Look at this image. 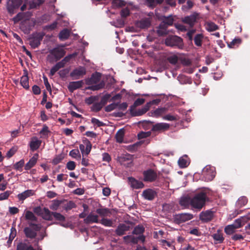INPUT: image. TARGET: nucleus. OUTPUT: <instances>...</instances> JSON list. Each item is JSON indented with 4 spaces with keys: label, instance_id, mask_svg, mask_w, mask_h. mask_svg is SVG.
Here are the masks:
<instances>
[{
    "label": "nucleus",
    "instance_id": "obj_1",
    "mask_svg": "<svg viewBox=\"0 0 250 250\" xmlns=\"http://www.w3.org/2000/svg\"><path fill=\"white\" fill-rule=\"evenodd\" d=\"M208 200L206 193L201 192L191 198V206L198 209H201L205 205L206 202Z\"/></svg>",
    "mask_w": 250,
    "mask_h": 250
},
{
    "label": "nucleus",
    "instance_id": "obj_2",
    "mask_svg": "<svg viewBox=\"0 0 250 250\" xmlns=\"http://www.w3.org/2000/svg\"><path fill=\"white\" fill-rule=\"evenodd\" d=\"M165 44L167 46L179 49H183L184 47L183 39L177 36H168L165 39Z\"/></svg>",
    "mask_w": 250,
    "mask_h": 250
},
{
    "label": "nucleus",
    "instance_id": "obj_3",
    "mask_svg": "<svg viewBox=\"0 0 250 250\" xmlns=\"http://www.w3.org/2000/svg\"><path fill=\"white\" fill-rule=\"evenodd\" d=\"M29 227H25L23 231L27 238L30 239L35 238L37 235V231H39L41 229V226L40 224H37L32 222L29 223Z\"/></svg>",
    "mask_w": 250,
    "mask_h": 250
},
{
    "label": "nucleus",
    "instance_id": "obj_4",
    "mask_svg": "<svg viewBox=\"0 0 250 250\" xmlns=\"http://www.w3.org/2000/svg\"><path fill=\"white\" fill-rule=\"evenodd\" d=\"M154 123L151 121H146L144 124V126L152 125L151 131L153 132H162L169 129L170 127L169 124L166 123H160L153 124Z\"/></svg>",
    "mask_w": 250,
    "mask_h": 250
},
{
    "label": "nucleus",
    "instance_id": "obj_5",
    "mask_svg": "<svg viewBox=\"0 0 250 250\" xmlns=\"http://www.w3.org/2000/svg\"><path fill=\"white\" fill-rule=\"evenodd\" d=\"M45 34L43 32H35L32 33L31 36L29 39V44L33 48L38 47L41 44Z\"/></svg>",
    "mask_w": 250,
    "mask_h": 250
},
{
    "label": "nucleus",
    "instance_id": "obj_6",
    "mask_svg": "<svg viewBox=\"0 0 250 250\" xmlns=\"http://www.w3.org/2000/svg\"><path fill=\"white\" fill-rule=\"evenodd\" d=\"M22 3V0H8L6 4L8 13L11 16H12L16 13V10L18 9Z\"/></svg>",
    "mask_w": 250,
    "mask_h": 250
},
{
    "label": "nucleus",
    "instance_id": "obj_7",
    "mask_svg": "<svg viewBox=\"0 0 250 250\" xmlns=\"http://www.w3.org/2000/svg\"><path fill=\"white\" fill-rule=\"evenodd\" d=\"M143 175V180L146 182H153L157 179L158 177L156 172L151 168L144 171Z\"/></svg>",
    "mask_w": 250,
    "mask_h": 250
},
{
    "label": "nucleus",
    "instance_id": "obj_8",
    "mask_svg": "<svg viewBox=\"0 0 250 250\" xmlns=\"http://www.w3.org/2000/svg\"><path fill=\"white\" fill-rule=\"evenodd\" d=\"M86 74V70L84 67L79 66L75 68L70 74V76L73 80H77L82 78Z\"/></svg>",
    "mask_w": 250,
    "mask_h": 250
},
{
    "label": "nucleus",
    "instance_id": "obj_9",
    "mask_svg": "<svg viewBox=\"0 0 250 250\" xmlns=\"http://www.w3.org/2000/svg\"><path fill=\"white\" fill-rule=\"evenodd\" d=\"M193 215L190 213H180L176 214L174 216V222L176 224H180L192 219Z\"/></svg>",
    "mask_w": 250,
    "mask_h": 250
},
{
    "label": "nucleus",
    "instance_id": "obj_10",
    "mask_svg": "<svg viewBox=\"0 0 250 250\" xmlns=\"http://www.w3.org/2000/svg\"><path fill=\"white\" fill-rule=\"evenodd\" d=\"M204 176L208 181H211L215 176V171L214 167L210 166H206L203 170Z\"/></svg>",
    "mask_w": 250,
    "mask_h": 250
},
{
    "label": "nucleus",
    "instance_id": "obj_11",
    "mask_svg": "<svg viewBox=\"0 0 250 250\" xmlns=\"http://www.w3.org/2000/svg\"><path fill=\"white\" fill-rule=\"evenodd\" d=\"M16 250H36L27 240H21L17 243ZM40 250H42L41 249Z\"/></svg>",
    "mask_w": 250,
    "mask_h": 250
},
{
    "label": "nucleus",
    "instance_id": "obj_12",
    "mask_svg": "<svg viewBox=\"0 0 250 250\" xmlns=\"http://www.w3.org/2000/svg\"><path fill=\"white\" fill-rule=\"evenodd\" d=\"M101 79V74L99 72H96L93 73L90 78L85 79V83L89 85L96 84L100 82Z\"/></svg>",
    "mask_w": 250,
    "mask_h": 250
},
{
    "label": "nucleus",
    "instance_id": "obj_13",
    "mask_svg": "<svg viewBox=\"0 0 250 250\" xmlns=\"http://www.w3.org/2000/svg\"><path fill=\"white\" fill-rule=\"evenodd\" d=\"M50 53L55 58V61L60 60L65 54V51L63 49L56 47L50 51Z\"/></svg>",
    "mask_w": 250,
    "mask_h": 250
},
{
    "label": "nucleus",
    "instance_id": "obj_14",
    "mask_svg": "<svg viewBox=\"0 0 250 250\" xmlns=\"http://www.w3.org/2000/svg\"><path fill=\"white\" fill-rule=\"evenodd\" d=\"M128 182L130 187L133 189L143 188L145 186L142 181L138 180L132 177L128 178Z\"/></svg>",
    "mask_w": 250,
    "mask_h": 250
},
{
    "label": "nucleus",
    "instance_id": "obj_15",
    "mask_svg": "<svg viewBox=\"0 0 250 250\" xmlns=\"http://www.w3.org/2000/svg\"><path fill=\"white\" fill-rule=\"evenodd\" d=\"M142 195L145 199L151 201L157 196V192L151 188H148L143 191Z\"/></svg>",
    "mask_w": 250,
    "mask_h": 250
},
{
    "label": "nucleus",
    "instance_id": "obj_16",
    "mask_svg": "<svg viewBox=\"0 0 250 250\" xmlns=\"http://www.w3.org/2000/svg\"><path fill=\"white\" fill-rule=\"evenodd\" d=\"M84 82L83 80L71 82L69 83L67 88L70 92L83 87Z\"/></svg>",
    "mask_w": 250,
    "mask_h": 250
},
{
    "label": "nucleus",
    "instance_id": "obj_17",
    "mask_svg": "<svg viewBox=\"0 0 250 250\" xmlns=\"http://www.w3.org/2000/svg\"><path fill=\"white\" fill-rule=\"evenodd\" d=\"M130 229V226L129 225L120 224L115 230V233L118 236H122L125 234L126 231L129 230Z\"/></svg>",
    "mask_w": 250,
    "mask_h": 250
},
{
    "label": "nucleus",
    "instance_id": "obj_18",
    "mask_svg": "<svg viewBox=\"0 0 250 250\" xmlns=\"http://www.w3.org/2000/svg\"><path fill=\"white\" fill-rule=\"evenodd\" d=\"M197 20V15L194 14L185 17L183 19V22L189 25L190 27H192L195 24Z\"/></svg>",
    "mask_w": 250,
    "mask_h": 250
},
{
    "label": "nucleus",
    "instance_id": "obj_19",
    "mask_svg": "<svg viewBox=\"0 0 250 250\" xmlns=\"http://www.w3.org/2000/svg\"><path fill=\"white\" fill-rule=\"evenodd\" d=\"M213 216V213L212 211L207 210L202 212L200 214V219L205 222L211 221Z\"/></svg>",
    "mask_w": 250,
    "mask_h": 250
},
{
    "label": "nucleus",
    "instance_id": "obj_20",
    "mask_svg": "<svg viewBox=\"0 0 250 250\" xmlns=\"http://www.w3.org/2000/svg\"><path fill=\"white\" fill-rule=\"evenodd\" d=\"M98 215L94 214L91 212L87 217L84 219L83 222L86 224H92L93 223H98L99 222Z\"/></svg>",
    "mask_w": 250,
    "mask_h": 250
},
{
    "label": "nucleus",
    "instance_id": "obj_21",
    "mask_svg": "<svg viewBox=\"0 0 250 250\" xmlns=\"http://www.w3.org/2000/svg\"><path fill=\"white\" fill-rule=\"evenodd\" d=\"M150 24L151 23L149 20L147 18H146L137 21L136 25L141 29H146L148 28L150 26Z\"/></svg>",
    "mask_w": 250,
    "mask_h": 250
},
{
    "label": "nucleus",
    "instance_id": "obj_22",
    "mask_svg": "<svg viewBox=\"0 0 250 250\" xmlns=\"http://www.w3.org/2000/svg\"><path fill=\"white\" fill-rule=\"evenodd\" d=\"M39 155L36 153L29 160L25 165L24 168L25 170H29L33 167L37 163V160L38 159Z\"/></svg>",
    "mask_w": 250,
    "mask_h": 250
},
{
    "label": "nucleus",
    "instance_id": "obj_23",
    "mask_svg": "<svg viewBox=\"0 0 250 250\" xmlns=\"http://www.w3.org/2000/svg\"><path fill=\"white\" fill-rule=\"evenodd\" d=\"M35 192L33 190L28 189L18 195V198L20 201H23L27 197L34 195Z\"/></svg>",
    "mask_w": 250,
    "mask_h": 250
},
{
    "label": "nucleus",
    "instance_id": "obj_24",
    "mask_svg": "<svg viewBox=\"0 0 250 250\" xmlns=\"http://www.w3.org/2000/svg\"><path fill=\"white\" fill-rule=\"evenodd\" d=\"M53 212L50 211L48 208H43V210L42 211V215L41 217L45 220L47 221H52L53 220L52 218V213Z\"/></svg>",
    "mask_w": 250,
    "mask_h": 250
},
{
    "label": "nucleus",
    "instance_id": "obj_25",
    "mask_svg": "<svg viewBox=\"0 0 250 250\" xmlns=\"http://www.w3.org/2000/svg\"><path fill=\"white\" fill-rule=\"evenodd\" d=\"M96 212L102 217L109 216L111 214V211L108 208H97Z\"/></svg>",
    "mask_w": 250,
    "mask_h": 250
},
{
    "label": "nucleus",
    "instance_id": "obj_26",
    "mask_svg": "<svg viewBox=\"0 0 250 250\" xmlns=\"http://www.w3.org/2000/svg\"><path fill=\"white\" fill-rule=\"evenodd\" d=\"M41 143L42 141L36 138L35 140H32L30 143V149L33 151L36 150L40 147Z\"/></svg>",
    "mask_w": 250,
    "mask_h": 250
},
{
    "label": "nucleus",
    "instance_id": "obj_27",
    "mask_svg": "<svg viewBox=\"0 0 250 250\" xmlns=\"http://www.w3.org/2000/svg\"><path fill=\"white\" fill-rule=\"evenodd\" d=\"M125 136V130L123 128L119 129L115 135L116 142L119 143H122L123 142Z\"/></svg>",
    "mask_w": 250,
    "mask_h": 250
},
{
    "label": "nucleus",
    "instance_id": "obj_28",
    "mask_svg": "<svg viewBox=\"0 0 250 250\" xmlns=\"http://www.w3.org/2000/svg\"><path fill=\"white\" fill-rule=\"evenodd\" d=\"M180 204L185 208H188L190 205L191 206V198L188 197H184L181 199Z\"/></svg>",
    "mask_w": 250,
    "mask_h": 250
},
{
    "label": "nucleus",
    "instance_id": "obj_29",
    "mask_svg": "<svg viewBox=\"0 0 250 250\" xmlns=\"http://www.w3.org/2000/svg\"><path fill=\"white\" fill-rule=\"evenodd\" d=\"M132 158V155L128 153L123 154L118 157L119 161L121 164H124V163L126 161L131 162Z\"/></svg>",
    "mask_w": 250,
    "mask_h": 250
},
{
    "label": "nucleus",
    "instance_id": "obj_30",
    "mask_svg": "<svg viewBox=\"0 0 250 250\" xmlns=\"http://www.w3.org/2000/svg\"><path fill=\"white\" fill-rule=\"evenodd\" d=\"M69 36L70 32L68 29L66 28L62 30L59 34V38L61 40H66Z\"/></svg>",
    "mask_w": 250,
    "mask_h": 250
},
{
    "label": "nucleus",
    "instance_id": "obj_31",
    "mask_svg": "<svg viewBox=\"0 0 250 250\" xmlns=\"http://www.w3.org/2000/svg\"><path fill=\"white\" fill-rule=\"evenodd\" d=\"M206 28L209 32H213L218 30L219 27L215 23L208 22L206 24Z\"/></svg>",
    "mask_w": 250,
    "mask_h": 250
},
{
    "label": "nucleus",
    "instance_id": "obj_32",
    "mask_svg": "<svg viewBox=\"0 0 250 250\" xmlns=\"http://www.w3.org/2000/svg\"><path fill=\"white\" fill-rule=\"evenodd\" d=\"M25 218L27 220H30L31 221L37 222L38 218L34 214V213L29 210H27L25 212Z\"/></svg>",
    "mask_w": 250,
    "mask_h": 250
},
{
    "label": "nucleus",
    "instance_id": "obj_33",
    "mask_svg": "<svg viewBox=\"0 0 250 250\" xmlns=\"http://www.w3.org/2000/svg\"><path fill=\"white\" fill-rule=\"evenodd\" d=\"M21 84L26 89H29V82L27 74L22 76L21 78Z\"/></svg>",
    "mask_w": 250,
    "mask_h": 250
},
{
    "label": "nucleus",
    "instance_id": "obj_34",
    "mask_svg": "<svg viewBox=\"0 0 250 250\" xmlns=\"http://www.w3.org/2000/svg\"><path fill=\"white\" fill-rule=\"evenodd\" d=\"M204 36L202 34H198L195 35L194 38L195 44L197 46H201Z\"/></svg>",
    "mask_w": 250,
    "mask_h": 250
},
{
    "label": "nucleus",
    "instance_id": "obj_35",
    "mask_svg": "<svg viewBox=\"0 0 250 250\" xmlns=\"http://www.w3.org/2000/svg\"><path fill=\"white\" fill-rule=\"evenodd\" d=\"M168 110L167 107H160L158 108L153 111V114L155 117H158L166 113Z\"/></svg>",
    "mask_w": 250,
    "mask_h": 250
},
{
    "label": "nucleus",
    "instance_id": "obj_36",
    "mask_svg": "<svg viewBox=\"0 0 250 250\" xmlns=\"http://www.w3.org/2000/svg\"><path fill=\"white\" fill-rule=\"evenodd\" d=\"M104 85H105L103 81H102V82H101L98 84L89 86L87 88V89L92 90V91H96V90H100V89L104 88Z\"/></svg>",
    "mask_w": 250,
    "mask_h": 250
},
{
    "label": "nucleus",
    "instance_id": "obj_37",
    "mask_svg": "<svg viewBox=\"0 0 250 250\" xmlns=\"http://www.w3.org/2000/svg\"><path fill=\"white\" fill-rule=\"evenodd\" d=\"M83 142L86 145L84 153L86 155H88L90 152L92 148V145L90 142L86 138H85V139L83 140Z\"/></svg>",
    "mask_w": 250,
    "mask_h": 250
},
{
    "label": "nucleus",
    "instance_id": "obj_38",
    "mask_svg": "<svg viewBox=\"0 0 250 250\" xmlns=\"http://www.w3.org/2000/svg\"><path fill=\"white\" fill-rule=\"evenodd\" d=\"M49 132L50 131L48 129V127L46 125H44L42 130L40 131V134L41 135V138H48Z\"/></svg>",
    "mask_w": 250,
    "mask_h": 250
},
{
    "label": "nucleus",
    "instance_id": "obj_39",
    "mask_svg": "<svg viewBox=\"0 0 250 250\" xmlns=\"http://www.w3.org/2000/svg\"><path fill=\"white\" fill-rule=\"evenodd\" d=\"M236 229L233 225L227 226L225 228V232L227 234L231 235L235 232Z\"/></svg>",
    "mask_w": 250,
    "mask_h": 250
},
{
    "label": "nucleus",
    "instance_id": "obj_40",
    "mask_svg": "<svg viewBox=\"0 0 250 250\" xmlns=\"http://www.w3.org/2000/svg\"><path fill=\"white\" fill-rule=\"evenodd\" d=\"M64 158V156L63 153L56 155L53 159L52 163L54 165H56L61 163Z\"/></svg>",
    "mask_w": 250,
    "mask_h": 250
},
{
    "label": "nucleus",
    "instance_id": "obj_41",
    "mask_svg": "<svg viewBox=\"0 0 250 250\" xmlns=\"http://www.w3.org/2000/svg\"><path fill=\"white\" fill-rule=\"evenodd\" d=\"M145 231V228L143 226L138 225L135 227L134 230L132 231V233L134 234H142Z\"/></svg>",
    "mask_w": 250,
    "mask_h": 250
},
{
    "label": "nucleus",
    "instance_id": "obj_42",
    "mask_svg": "<svg viewBox=\"0 0 250 250\" xmlns=\"http://www.w3.org/2000/svg\"><path fill=\"white\" fill-rule=\"evenodd\" d=\"M241 42V40L240 38H235L231 42L228 43L229 48H234L235 46H238Z\"/></svg>",
    "mask_w": 250,
    "mask_h": 250
},
{
    "label": "nucleus",
    "instance_id": "obj_43",
    "mask_svg": "<svg viewBox=\"0 0 250 250\" xmlns=\"http://www.w3.org/2000/svg\"><path fill=\"white\" fill-rule=\"evenodd\" d=\"M99 222L105 227H110L113 225V221L111 219L104 218L102 219Z\"/></svg>",
    "mask_w": 250,
    "mask_h": 250
},
{
    "label": "nucleus",
    "instance_id": "obj_44",
    "mask_svg": "<svg viewBox=\"0 0 250 250\" xmlns=\"http://www.w3.org/2000/svg\"><path fill=\"white\" fill-rule=\"evenodd\" d=\"M24 164V161L23 159L21 160L18 162L16 163L14 165V168L17 170H19L20 171H22V168Z\"/></svg>",
    "mask_w": 250,
    "mask_h": 250
},
{
    "label": "nucleus",
    "instance_id": "obj_45",
    "mask_svg": "<svg viewBox=\"0 0 250 250\" xmlns=\"http://www.w3.org/2000/svg\"><path fill=\"white\" fill-rule=\"evenodd\" d=\"M178 165L181 168H185L188 165L187 160L183 157H181L178 160Z\"/></svg>",
    "mask_w": 250,
    "mask_h": 250
},
{
    "label": "nucleus",
    "instance_id": "obj_46",
    "mask_svg": "<svg viewBox=\"0 0 250 250\" xmlns=\"http://www.w3.org/2000/svg\"><path fill=\"white\" fill-rule=\"evenodd\" d=\"M52 214V216H53L55 219L57 221L63 222L65 220V217L60 213L53 212Z\"/></svg>",
    "mask_w": 250,
    "mask_h": 250
},
{
    "label": "nucleus",
    "instance_id": "obj_47",
    "mask_svg": "<svg viewBox=\"0 0 250 250\" xmlns=\"http://www.w3.org/2000/svg\"><path fill=\"white\" fill-rule=\"evenodd\" d=\"M151 131L147 132L141 131L138 134L137 136L138 139H142L149 137L151 135Z\"/></svg>",
    "mask_w": 250,
    "mask_h": 250
},
{
    "label": "nucleus",
    "instance_id": "obj_48",
    "mask_svg": "<svg viewBox=\"0 0 250 250\" xmlns=\"http://www.w3.org/2000/svg\"><path fill=\"white\" fill-rule=\"evenodd\" d=\"M212 237L214 240L218 241L219 243H222L224 240V238L222 233H214L212 235Z\"/></svg>",
    "mask_w": 250,
    "mask_h": 250
},
{
    "label": "nucleus",
    "instance_id": "obj_49",
    "mask_svg": "<svg viewBox=\"0 0 250 250\" xmlns=\"http://www.w3.org/2000/svg\"><path fill=\"white\" fill-rule=\"evenodd\" d=\"M173 19L171 16H169L168 17H164V18L163 20V22H164L165 24H166L168 26H171L173 23Z\"/></svg>",
    "mask_w": 250,
    "mask_h": 250
},
{
    "label": "nucleus",
    "instance_id": "obj_50",
    "mask_svg": "<svg viewBox=\"0 0 250 250\" xmlns=\"http://www.w3.org/2000/svg\"><path fill=\"white\" fill-rule=\"evenodd\" d=\"M118 106V103H112L105 107L104 110L106 112H109L116 109Z\"/></svg>",
    "mask_w": 250,
    "mask_h": 250
},
{
    "label": "nucleus",
    "instance_id": "obj_51",
    "mask_svg": "<svg viewBox=\"0 0 250 250\" xmlns=\"http://www.w3.org/2000/svg\"><path fill=\"white\" fill-rule=\"evenodd\" d=\"M103 106L102 104L100 103H96L93 104L91 107V110L94 112H98L101 110Z\"/></svg>",
    "mask_w": 250,
    "mask_h": 250
},
{
    "label": "nucleus",
    "instance_id": "obj_52",
    "mask_svg": "<svg viewBox=\"0 0 250 250\" xmlns=\"http://www.w3.org/2000/svg\"><path fill=\"white\" fill-rule=\"evenodd\" d=\"M164 0H146L149 6L154 7L158 4H161Z\"/></svg>",
    "mask_w": 250,
    "mask_h": 250
},
{
    "label": "nucleus",
    "instance_id": "obj_53",
    "mask_svg": "<svg viewBox=\"0 0 250 250\" xmlns=\"http://www.w3.org/2000/svg\"><path fill=\"white\" fill-rule=\"evenodd\" d=\"M151 105L150 102L147 103L141 110L138 111V115H141L146 112L149 110Z\"/></svg>",
    "mask_w": 250,
    "mask_h": 250
},
{
    "label": "nucleus",
    "instance_id": "obj_54",
    "mask_svg": "<svg viewBox=\"0 0 250 250\" xmlns=\"http://www.w3.org/2000/svg\"><path fill=\"white\" fill-rule=\"evenodd\" d=\"M69 155L74 158H77V157L80 158L81 155L80 154L79 150L78 149H74L71 150L69 152Z\"/></svg>",
    "mask_w": 250,
    "mask_h": 250
},
{
    "label": "nucleus",
    "instance_id": "obj_55",
    "mask_svg": "<svg viewBox=\"0 0 250 250\" xmlns=\"http://www.w3.org/2000/svg\"><path fill=\"white\" fill-rule=\"evenodd\" d=\"M12 193V192L9 190H7L3 193L0 194V201L7 199L10 195Z\"/></svg>",
    "mask_w": 250,
    "mask_h": 250
},
{
    "label": "nucleus",
    "instance_id": "obj_56",
    "mask_svg": "<svg viewBox=\"0 0 250 250\" xmlns=\"http://www.w3.org/2000/svg\"><path fill=\"white\" fill-rule=\"evenodd\" d=\"M76 163L74 161H69L67 163L66 167L69 170H73L76 168Z\"/></svg>",
    "mask_w": 250,
    "mask_h": 250
},
{
    "label": "nucleus",
    "instance_id": "obj_57",
    "mask_svg": "<svg viewBox=\"0 0 250 250\" xmlns=\"http://www.w3.org/2000/svg\"><path fill=\"white\" fill-rule=\"evenodd\" d=\"M112 3L117 6L122 7L126 5V2L124 0H113Z\"/></svg>",
    "mask_w": 250,
    "mask_h": 250
},
{
    "label": "nucleus",
    "instance_id": "obj_58",
    "mask_svg": "<svg viewBox=\"0 0 250 250\" xmlns=\"http://www.w3.org/2000/svg\"><path fill=\"white\" fill-rule=\"evenodd\" d=\"M58 25V22L57 21L53 22L52 24L50 25H46L44 29L48 30H53L56 28Z\"/></svg>",
    "mask_w": 250,
    "mask_h": 250
},
{
    "label": "nucleus",
    "instance_id": "obj_59",
    "mask_svg": "<svg viewBox=\"0 0 250 250\" xmlns=\"http://www.w3.org/2000/svg\"><path fill=\"white\" fill-rule=\"evenodd\" d=\"M168 61L172 64H175L178 62V57L176 55H173L167 58Z\"/></svg>",
    "mask_w": 250,
    "mask_h": 250
},
{
    "label": "nucleus",
    "instance_id": "obj_60",
    "mask_svg": "<svg viewBox=\"0 0 250 250\" xmlns=\"http://www.w3.org/2000/svg\"><path fill=\"white\" fill-rule=\"evenodd\" d=\"M110 95L107 94L104 95L102 98L100 103L101 104H102L103 106H104V105H105L107 104V101L109 100V99L110 98Z\"/></svg>",
    "mask_w": 250,
    "mask_h": 250
},
{
    "label": "nucleus",
    "instance_id": "obj_61",
    "mask_svg": "<svg viewBox=\"0 0 250 250\" xmlns=\"http://www.w3.org/2000/svg\"><path fill=\"white\" fill-rule=\"evenodd\" d=\"M91 123L94 125H96L98 127L105 125V124L95 118H92Z\"/></svg>",
    "mask_w": 250,
    "mask_h": 250
},
{
    "label": "nucleus",
    "instance_id": "obj_62",
    "mask_svg": "<svg viewBox=\"0 0 250 250\" xmlns=\"http://www.w3.org/2000/svg\"><path fill=\"white\" fill-rule=\"evenodd\" d=\"M60 202L59 200H54L52 204L50 206V209L53 210H56L58 209L60 205Z\"/></svg>",
    "mask_w": 250,
    "mask_h": 250
},
{
    "label": "nucleus",
    "instance_id": "obj_63",
    "mask_svg": "<svg viewBox=\"0 0 250 250\" xmlns=\"http://www.w3.org/2000/svg\"><path fill=\"white\" fill-rule=\"evenodd\" d=\"M60 68L58 66V65L57 64V63L53 66L51 69H50V72H49V76L51 77L53 76L56 72L58 71Z\"/></svg>",
    "mask_w": 250,
    "mask_h": 250
},
{
    "label": "nucleus",
    "instance_id": "obj_64",
    "mask_svg": "<svg viewBox=\"0 0 250 250\" xmlns=\"http://www.w3.org/2000/svg\"><path fill=\"white\" fill-rule=\"evenodd\" d=\"M60 68L58 66V65L57 64V63L53 66L51 69H50V72H49V76L51 77L53 76L56 72L58 71Z\"/></svg>",
    "mask_w": 250,
    "mask_h": 250
}]
</instances>
